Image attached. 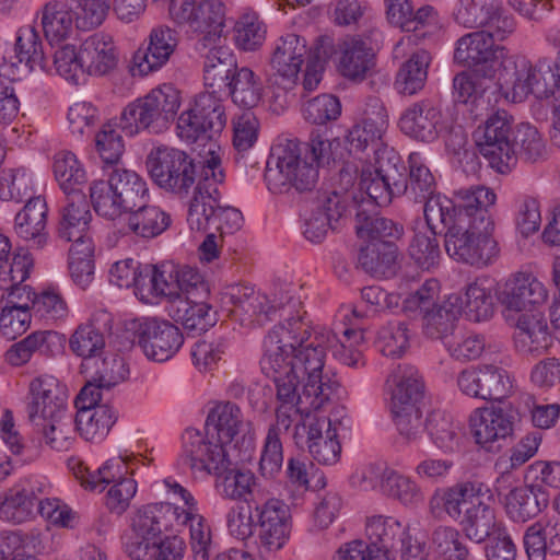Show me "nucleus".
Listing matches in <instances>:
<instances>
[{
    "instance_id": "9d476101",
    "label": "nucleus",
    "mask_w": 560,
    "mask_h": 560,
    "mask_svg": "<svg viewBox=\"0 0 560 560\" xmlns=\"http://www.w3.org/2000/svg\"><path fill=\"white\" fill-rule=\"evenodd\" d=\"M438 298L439 282L430 279L404 301V308L411 312L420 311L427 337L445 340L453 332L455 323L462 315V296L450 295L442 304L435 303Z\"/></svg>"
},
{
    "instance_id": "423d86ee",
    "label": "nucleus",
    "mask_w": 560,
    "mask_h": 560,
    "mask_svg": "<svg viewBox=\"0 0 560 560\" xmlns=\"http://www.w3.org/2000/svg\"><path fill=\"white\" fill-rule=\"evenodd\" d=\"M553 67L547 60L536 65L524 56L512 55L503 59L497 70V83L500 92L513 103H521L533 94L538 100L553 96L557 92V79Z\"/></svg>"
},
{
    "instance_id": "f3484780",
    "label": "nucleus",
    "mask_w": 560,
    "mask_h": 560,
    "mask_svg": "<svg viewBox=\"0 0 560 560\" xmlns=\"http://www.w3.org/2000/svg\"><path fill=\"white\" fill-rule=\"evenodd\" d=\"M223 178L221 160L218 155L211 154L189 202L187 223L191 231L206 232L212 226V218L220 200L218 184L222 183Z\"/></svg>"
},
{
    "instance_id": "ddd939ff",
    "label": "nucleus",
    "mask_w": 560,
    "mask_h": 560,
    "mask_svg": "<svg viewBox=\"0 0 560 560\" xmlns=\"http://www.w3.org/2000/svg\"><path fill=\"white\" fill-rule=\"evenodd\" d=\"M332 341H336V334L322 329L315 332L311 341L295 348L293 352L284 354L287 371L298 373L300 377L305 378L311 388H315L317 392L324 390L326 385L331 384L330 397L339 388V383L324 375L323 369L327 345Z\"/></svg>"
},
{
    "instance_id": "37998d69",
    "label": "nucleus",
    "mask_w": 560,
    "mask_h": 560,
    "mask_svg": "<svg viewBox=\"0 0 560 560\" xmlns=\"http://www.w3.org/2000/svg\"><path fill=\"white\" fill-rule=\"evenodd\" d=\"M390 390V411L415 410L423 400V383L412 366L398 365L387 380Z\"/></svg>"
},
{
    "instance_id": "dca6fc26",
    "label": "nucleus",
    "mask_w": 560,
    "mask_h": 560,
    "mask_svg": "<svg viewBox=\"0 0 560 560\" xmlns=\"http://www.w3.org/2000/svg\"><path fill=\"white\" fill-rule=\"evenodd\" d=\"M228 445L214 435L202 434L195 429H186L182 435L179 462L192 474L215 475L229 464Z\"/></svg>"
},
{
    "instance_id": "ea45409f",
    "label": "nucleus",
    "mask_w": 560,
    "mask_h": 560,
    "mask_svg": "<svg viewBox=\"0 0 560 560\" xmlns=\"http://www.w3.org/2000/svg\"><path fill=\"white\" fill-rule=\"evenodd\" d=\"M48 207L43 196H36L25 202L15 214L14 230L19 237L31 242L32 246L42 249L48 241L47 225Z\"/></svg>"
},
{
    "instance_id": "de8ad7c7",
    "label": "nucleus",
    "mask_w": 560,
    "mask_h": 560,
    "mask_svg": "<svg viewBox=\"0 0 560 560\" xmlns=\"http://www.w3.org/2000/svg\"><path fill=\"white\" fill-rule=\"evenodd\" d=\"M340 52L338 70L350 80H362L374 66V52L361 37H347L338 44Z\"/></svg>"
},
{
    "instance_id": "0eeeda50",
    "label": "nucleus",
    "mask_w": 560,
    "mask_h": 560,
    "mask_svg": "<svg viewBox=\"0 0 560 560\" xmlns=\"http://www.w3.org/2000/svg\"><path fill=\"white\" fill-rule=\"evenodd\" d=\"M188 152L168 145H159L149 152L145 160L152 182L166 192L185 198L200 180L201 172L208 164Z\"/></svg>"
},
{
    "instance_id": "a19ab883",
    "label": "nucleus",
    "mask_w": 560,
    "mask_h": 560,
    "mask_svg": "<svg viewBox=\"0 0 560 560\" xmlns=\"http://www.w3.org/2000/svg\"><path fill=\"white\" fill-rule=\"evenodd\" d=\"M549 504L548 491L539 485L521 486L505 497V512L515 523H526L538 516Z\"/></svg>"
},
{
    "instance_id": "cd10ccee",
    "label": "nucleus",
    "mask_w": 560,
    "mask_h": 560,
    "mask_svg": "<svg viewBox=\"0 0 560 560\" xmlns=\"http://www.w3.org/2000/svg\"><path fill=\"white\" fill-rule=\"evenodd\" d=\"M178 45V33L165 25L151 30L145 49H138L131 59L129 70L133 77H143L161 69Z\"/></svg>"
},
{
    "instance_id": "aec40b11",
    "label": "nucleus",
    "mask_w": 560,
    "mask_h": 560,
    "mask_svg": "<svg viewBox=\"0 0 560 560\" xmlns=\"http://www.w3.org/2000/svg\"><path fill=\"white\" fill-rule=\"evenodd\" d=\"M504 46L495 45L489 34L483 31L472 32L457 40L454 60L471 69L482 78H491L495 65L501 68L503 59L509 58Z\"/></svg>"
},
{
    "instance_id": "c85d7f7f",
    "label": "nucleus",
    "mask_w": 560,
    "mask_h": 560,
    "mask_svg": "<svg viewBox=\"0 0 560 560\" xmlns=\"http://www.w3.org/2000/svg\"><path fill=\"white\" fill-rule=\"evenodd\" d=\"M498 299L504 312H532L546 303L548 291L532 273L518 272L504 283Z\"/></svg>"
},
{
    "instance_id": "6e6552de",
    "label": "nucleus",
    "mask_w": 560,
    "mask_h": 560,
    "mask_svg": "<svg viewBox=\"0 0 560 560\" xmlns=\"http://www.w3.org/2000/svg\"><path fill=\"white\" fill-rule=\"evenodd\" d=\"M495 199L494 191L485 186L460 189L453 199L435 192L422 201L428 231L438 235L459 229L476 207H492Z\"/></svg>"
},
{
    "instance_id": "7c9ffc66",
    "label": "nucleus",
    "mask_w": 560,
    "mask_h": 560,
    "mask_svg": "<svg viewBox=\"0 0 560 560\" xmlns=\"http://www.w3.org/2000/svg\"><path fill=\"white\" fill-rule=\"evenodd\" d=\"M388 128V116L383 105H378L372 114H366L348 131L347 141L350 152H373L374 159L380 158L384 149H392L384 141Z\"/></svg>"
},
{
    "instance_id": "3c124183",
    "label": "nucleus",
    "mask_w": 560,
    "mask_h": 560,
    "mask_svg": "<svg viewBox=\"0 0 560 560\" xmlns=\"http://www.w3.org/2000/svg\"><path fill=\"white\" fill-rule=\"evenodd\" d=\"M214 476L215 489L222 498L248 502L256 486V477L249 469L237 468L229 459V464Z\"/></svg>"
},
{
    "instance_id": "a878e982",
    "label": "nucleus",
    "mask_w": 560,
    "mask_h": 560,
    "mask_svg": "<svg viewBox=\"0 0 560 560\" xmlns=\"http://www.w3.org/2000/svg\"><path fill=\"white\" fill-rule=\"evenodd\" d=\"M469 429L476 444L487 452H497L512 435L514 417L500 407L477 408L469 416Z\"/></svg>"
},
{
    "instance_id": "5fc2aeb1",
    "label": "nucleus",
    "mask_w": 560,
    "mask_h": 560,
    "mask_svg": "<svg viewBox=\"0 0 560 560\" xmlns=\"http://www.w3.org/2000/svg\"><path fill=\"white\" fill-rule=\"evenodd\" d=\"M365 534L369 546L385 552L397 551L398 546L408 535L406 527L399 521L382 515L368 518Z\"/></svg>"
},
{
    "instance_id": "bb28decb",
    "label": "nucleus",
    "mask_w": 560,
    "mask_h": 560,
    "mask_svg": "<svg viewBox=\"0 0 560 560\" xmlns=\"http://www.w3.org/2000/svg\"><path fill=\"white\" fill-rule=\"evenodd\" d=\"M112 324V314L105 310H97L71 335L69 347L75 355L84 360L83 368H90L92 361L102 354L106 345L105 336L110 334Z\"/></svg>"
},
{
    "instance_id": "c03bdc74",
    "label": "nucleus",
    "mask_w": 560,
    "mask_h": 560,
    "mask_svg": "<svg viewBox=\"0 0 560 560\" xmlns=\"http://www.w3.org/2000/svg\"><path fill=\"white\" fill-rule=\"evenodd\" d=\"M80 60L86 74L102 77L113 71L118 62L116 47L110 36L93 34L80 46Z\"/></svg>"
},
{
    "instance_id": "864d4df0",
    "label": "nucleus",
    "mask_w": 560,
    "mask_h": 560,
    "mask_svg": "<svg viewBox=\"0 0 560 560\" xmlns=\"http://www.w3.org/2000/svg\"><path fill=\"white\" fill-rule=\"evenodd\" d=\"M468 540L465 534L451 526H440L432 534L434 550L446 560H475L479 545Z\"/></svg>"
},
{
    "instance_id": "603ef678",
    "label": "nucleus",
    "mask_w": 560,
    "mask_h": 560,
    "mask_svg": "<svg viewBox=\"0 0 560 560\" xmlns=\"http://www.w3.org/2000/svg\"><path fill=\"white\" fill-rule=\"evenodd\" d=\"M397 245L394 242H370L361 247L359 264L374 277H389L395 273Z\"/></svg>"
},
{
    "instance_id": "5701e85b",
    "label": "nucleus",
    "mask_w": 560,
    "mask_h": 560,
    "mask_svg": "<svg viewBox=\"0 0 560 560\" xmlns=\"http://www.w3.org/2000/svg\"><path fill=\"white\" fill-rule=\"evenodd\" d=\"M30 395L27 413L35 427L47 425V421L67 413V388L56 377H36L30 384Z\"/></svg>"
},
{
    "instance_id": "2eb2a0df",
    "label": "nucleus",
    "mask_w": 560,
    "mask_h": 560,
    "mask_svg": "<svg viewBox=\"0 0 560 560\" xmlns=\"http://www.w3.org/2000/svg\"><path fill=\"white\" fill-rule=\"evenodd\" d=\"M179 506L168 502L150 503L140 508L132 520L133 535L126 540L125 549L130 558L142 552L163 537V533L174 529L178 521Z\"/></svg>"
},
{
    "instance_id": "c9c22d12",
    "label": "nucleus",
    "mask_w": 560,
    "mask_h": 560,
    "mask_svg": "<svg viewBox=\"0 0 560 560\" xmlns=\"http://www.w3.org/2000/svg\"><path fill=\"white\" fill-rule=\"evenodd\" d=\"M514 345L516 351L527 359L546 354L553 345L546 319L538 314H522L516 322Z\"/></svg>"
},
{
    "instance_id": "4be33fe9",
    "label": "nucleus",
    "mask_w": 560,
    "mask_h": 560,
    "mask_svg": "<svg viewBox=\"0 0 560 560\" xmlns=\"http://www.w3.org/2000/svg\"><path fill=\"white\" fill-rule=\"evenodd\" d=\"M457 385L468 397L498 401L509 397L513 387L509 373L493 364L463 370L457 376Z\"/></svg>"
},
{
    "instance_id": "1a4fd4ad",
    "label": "nucleus",
    "mask_w": 560,
    "mask_h": 560,
    "mask_svg": "<svg viewBox=\"0 0 560 560\" xmlns=\"http://www.w3.org/2000/svg\"><path fill=\"white\" fill-rule=\"evenodd\" d=\"M90 197L98 215L115 220L145 201L148 187L135 171L115 167L107 182L98 180L91 185Z\"/></svg>"
},
{
    "instance_id": "f704fd0d",
    "label": "nucleus",
    "mask_w": 560,
    "mask_h": 560,
    "mask_svg": "<svg viewBox=\"0 0 560 560\" xmlns=\"http://www.w3.org/2000/svg\"><path fill=\"white\" fill-rule=\"evenodd\" d=\"M363 479L369 480L372 487H375V481H378L385 495L398 500L406 506H416L424 500L423 492L417 482L394 469L371 465L363 472Z\"/></svg>"
},
{
    "instance_id": "393cba45",
    "label": "nucleus",
    "mask_w": 560,
    "mask_h": 560,
    "mask_svg": "<svg viewBox=\"0 0 560 560\" xmlns=\"http://www.w3.org/2000/svg\"><path fill=\"white\" fill-rule=\"evenodd\" d=\"M308 51L306 39L296 34L279 37L271 55L272 82L278 88L290 91L298 81L301 67Z\"/></svg>"
},
{
    "instance_id": "13d9d810",
    "label": "nucleus",
    "mask_w": 560,
    "mask_h": 560,
    "mask_svg": "<svg viewBox=\"0 0 560 560\" xmlns=\"http://www.w3.org/2000/svg\"><path fill=\"white\" fill-rule=\"evenodd\" d=\"M189 526L190 550L194 560H210L211 530L206 520L198 513L197 506H189V511H178L176 526Z\"/></svg>"
},
{
    "instance_id": "a211bd4d",
    "label": "nucleus",
    "mask_w": 560,
    "mask_h": 560,
    "mask_svg": "<svg viewBox=\"0 0 560 560\" xmlns=\"http://www.w3.org/2000/svg\"><path fill=\"white\" fill-rule=\"evenodd\" d=\"M135 338L144 355L155 362L170 360L184 343L179 328L170 320L159 317L138 319Z\"/></svg>"
},
{
    "instance_id": "2f4dec72",
    "label": "nucleus",
    "mask_w": 560,
    "mask_h": 560,
    "mask_svg": "<svg viewBox=\"0 0 560 560\" xmlns=\"http://www.w3.org/2000/svg\"><path fill=\"white\" fill-rule=\"evenodd\" d=\"M92 214L89 202L82 191L66 195L65 203L59 209L56 235L63 242L77 244L92 240L89 235Z\"/></svg>"
},
{
    "instance_id": "473e14b6",
    "label": "nucleus",
    "mask_w": 560,
    "mask_h": 560,
    "mask_svg": "<svg viewBox=\"0 0 560 560\" xmlns=\"http://www.w3.org/2000/svg\"><path fill=\"white\" fill-rule=\"evenodd\" d=\"M207 300L182 294L166 304V312L174 322L183 325L188 335L199 336L217 323V313Z\"/></svg>"
},
{
    "instance_id": "b1692460",
    "label": "nucleus",
    "mask_w": 560,
    "mask_h": 560,
    "mask_svg": "<svg viewBox=\"0 0 560 560\" xmlns=\"http://www.w3.org/2000/svg\"><path fill=\"white\" fill-rule=\"evenodd\" d=\"M255 516L259 548L268 552L282 549L291 533L288 504L279 499H269L255 505Z\"/></svg>"
},
{
    "instance_id": "f257e3e1",
    "label": "nucleus",
    "mask_w": 560,
    "mask_h": 560,
    "mask_svg": "<svg viewBox=\"0 0 560 560\" xmlns=\"http://www.w3.org/2000/svg\"><path fill=\"white\" fill-rule=\"evenodd\" d=\"M332 160L331 142L313 130L307 142L285 140L271 148L266 163L265 180L272 194L311 191L318 180L320 167Z\"/></svg>"
},
{
    "instance_id": "8fccbe9b",
    "label": "nucleus",
    "mask_w": 560,
    "mask_h": 560,
    "mask_svg": "<svg viewBox=\"0 0 560 560\" xmlns=\"http://www.w3.org/2000/svg\"><path fill=\"white\" fill-rule=\"evenodd\" d=\"M117 418V411L108 405L88 409L81 407V410L77 412L74 423L82 438L100 443L107 436Z\"/></svg>"
},
{
    "instance_id": "e2e57ef3",
    "label": "nucleus",
    "mask_w": 560,
    "mask_h": 560,
    "mask_svg": "<svg viewBox=\"0 0 560 560\" xmlns=\"http://www.w3.org/2000/svg\"><path fill=\"white\" fill-rule=\"evenodd\" d=\"M513 147L515 148L517 160L526 163H538L545 161L548 156L546 142L536 127L530 124H520L516 126L513 135Z\"/></svg>"
},
{
    "instance_id": "72a5a7b5",
    "label": "nucleus",
    "mask_w": 560,
    "mask_h": 560,
    "mask_svg": "<svg viewBox=\"0 0 560 560\" xmlns=\"http://www.w3.org/2000/svg\"><path fill=\"white\" fill-rule=\"evenodd\" d=\"M401 131L422 142L438 139L443 128L441 109L431 100H421L410 105L399 120Z\"/></svg>"
},
{
    "instance_id": "4c0bfd02",
    "label": "nucleus",
    "mask_w": 560,
    "mask_h": 560,
    "mask_svg": "<svg viewBox=\"0 0 560 560\" xmlns=\"http://www.w3.org/2000/svg\"><path fill=\"white\" fill-rule=\"evenodd\" d=\"M311 325L301 314L288 317L285 323L276 325L264 340V357L276 354L284 358V354L293 352L295 348L311 341Z\"/></svg>"
},
{
    "instance_id": "9b49d317",
    "label": "nucleus",
    "mask_w": 560,
    "mask_h": 560,
    "mask_svg": "<svg viewBox=\"0 0 560 560\" xmlns=\"http://www.w3.org/2000/svg\"><path fill=\"white\" fill-rule=\"evenodd\" d=\"M512 122L513 117L506 110L498 109L474 132L480 154L501 174L509 173L517 163V154L512 143Z\"/></svg>"
},
{
    "instance_id": "7ed1b4c3",
    "label": "nucleus",
    "mask_w": 560,
    "mask_h": 560,
    "mask_svg": "<svg viewBox=\"0 0 560 560\" xmlns=\"http://www.w3.org/2000/svg\"><path fill=\"white\" fill-rule=\"evenodd\" d=\"M262 370L272 372V381L276 386V421L287 432L293 423L299 424L308 417L313 410H318L330 400V385L324 387V392L311 388L305 382L302 392L299 390L301 378L295 372L284 369L285 359L272 354L262 357Z\"/></svg>"
},
{
    "instance_id": "4d7b16f0",
    "label": "nucleus",
    "mask_w": 560,
    "mask_h": 560,
    "mask_svg": "<svg viewBox=\"0 0 560 560\" xmlns=\"http://www.w3.org/2000/svg\"><path fill=\"white\" fill-rule=\"evenodd\" d=\"M462 314L471 322L488 320L494 312L490 282L486 278H478L466 288L462 298Z\"/></svg>"
},
{
    "instance_id": "58836bf2",
    "label": "nucleus",
    "mask_w": 560,
    "mask_h": 560,
    "mask_svg": "<svg viewBox=\"0 0 560 560\" xmlns=\"http://www.w3.org/2000/svg\"><path fill=\"white\" fill-rule=\"evenodd\" d=\"M355 232L364 243L396 242L404 234V226L380 214L372 202H361L355 213Z\"/></svg>"
},
{
    "instance_id": "412c9836",
    "label": "nucleus",
    "mask_w": 560,
    "mask_h": 560,
    "mask_svg": "<svg viewBox=\"0 0 560 560\" xmlns=\"http://www.w3.org/2000/svg\"><path fill=\"white\" fill-rule=\"evenodd\" d=\"M397 170H401V156L395 149H384L380 158H375L374 168L362 170L359 180V189L366 194L369 200L376 208L387 206L396 194L398 184Z\"/></svg>"
},
{
    "instance_id": "e433bc0d",
    "label": "nucleus",
    "mask_w": 560,
    "mask_h": 560,
    "mask_svg": "<svg viewBox=\"0 0 560 560\" xmlns=\"http://www.w3.org/2000/svg\"><path fill=\"white\" fill-rule=\"evenodd\" d=\"M341 420L327 417L314 418L307 427V446L311 456L319 464L332 465L338 462L341 445L338 441V427Z\"/></svg>"
},
{
    "instance_id": "338daca9",
    "label": "nucleus",
    "mask_w": 560,
    "mask_h": 560,
    "mask_svg": "<svg viewBox=\"0 0 560 560\" xmlns=\"http://www.w3.org/2000/svg\"><path fill=\"white\" fill-rule=\"evenodd\" d=\"M94 245L92 240L72 244L69 249V271L75 284L86 288L94 277Z\"/></svg>"
},
{
    "instance_id": "774afa93",
    "label": "nucleus",
    "mask_w": 560,
    "mask_h": 560,
    "mask_svg": "<svg viewBox=\"0 0 560 560\" xmlns=\"http://www.w3.org/2000/svg\"><path fill=\"white\" fill-rule=\"evenodd\" d=\"M32 489H12L5 499L0 502V518L12 522L23 523L34 515L36 501L38 498L32 497Z\"/></svg>"
},
{
    "instance_id": "680f3d73",
    "label": "nucleus",
    "mask_w": 560,
    "mask_h": 560,
    "mask_svg": "<svg viewBox=\"0 0 560 560\" xmlns=\"http://www.w3.org/2000/svg\"><path fill=\"white\" fill-rule=\"evenodd\" d=\"M74 12L62 1H49L43 10L42 26L46 39L52 45L65 39L72 30Z\"/></svg>"
},
{
    "instance_id": "39448f33",
    "label": "nucleus",
    "mask_w": 560,
    "mask_h": 560,
    "mask_svg": "<svg viewBox=\"0 0 560 560\" xmlns=\"http://www.w3.org/2000/svg\"><path fill=\"white\" fill-rule=\"evenodd\" d=\"M179 106V91L172 84H162L129 103L116 126L128 137L141 131L160 135L171 127Z\"/></svg>"
},
{
    "instance_id": "0e129e2a",
    "label": "nucleus",
    "mask_w": 560,
    "mask_h": 560,
    "mask_svg": "<svg viewBox=\"0 0 560 560\" xmlns=\"http://www.w3.org/2000/svg\"><path fill=\"white\" fill-rule=\"evenodd\" d=\"M14 50L18 62L24 63L27 71H33L36 68L43 71L47 69L42 42L33 26L26 25L19 30Z\"/></svg>"
},
{
    "instance_id": "79ce46f5",
    "label": "nucleus",
    "mask_w": 560,
    "mask_h": 560,
    "mask_svg": "<svg viewBox=\"0 0 560 560\" xmlns=\"http://www.w3.org/2000/svg\"><path fill=\"white\" fill-rule=\"evenodd\" d=\"M136 459L133 454L119 455L109 458L96 470L91 471L82 463L77 464L74 475L81 485L89 490L102 492L109 483H116L122 479H129V474H133L130 464Z\"/></svg>"
},
{
    "instance_id": "6ab92c4d",
    "label": "nucleus",
    "mask_w": 560,
    "mask_h": 560,
    "mask_svg": "<svg viewBox=\"0 0 560 560\" xmlns=\"http://www.w3.org/2000/svg\"><path fill=\"white\" fill-rule=\"evenodd\" d=\"M206 431L225 445L235 443L249 456L254 447L255 433L249 421L244 420L241 408L230 401L220 402L210 410L206 419Z\"/></svg>"
},
{
    "instance_id": "69168bd1",
    "label": "nucleus",
    "mask_w": 560,
    "mask_h": 560,
    "mask_svg": "<svg viewBox=\"0 0 560 560\" xmlns=\"http://www.w3.org/2000/svg\"><path fill=\"white\" fill-rule=\"evenodd\" d=\"M424 429L435 446L444 452H453L458 447L459 428L448 415L432 411L427 418Z\"/></svg>"
},
{
    "instance_id": "f8f14e48",
    "label": "nucleus",
    "mask_w": 560,
    "mask_h": 560,
    "mask_svg": "<svg viewBox=\"0 0 560 560\" xmlns=\"http://www.w3.org/2000/svg\"><path fill=\"white\" fill-rule=\"evenodd\" d=\"M172 19L199 35L197 50H203L218 44L223 35L225 8L220 0H184L170 5Z\"/></svg>"
},
{
    "instance_id": "09e8293b",
    "label": "nucleus",
    "mask_w": 560,
    "mask_h": 560,
    "mask_svg": "<svg viewBox=\"0 0 560 560\" xmlns=\"http://www.w3.org/2000/svg\"><path fill=\"white\" fill-rule=\"evenodd\" d=\"M125 213L127 215L124 233H132L142 238H153L161 235L172 222L167 212L158 206L145 205V201Z\"/></svg>"
},
{
    "instance_id": "f03ea898",
    "label": "nucleus",
    "mask_w": 560,
    "mask_h": 560,
    "mask_svg": "<svg viewBox=\"0 0 560 560\" xmlns=\"http://www.w3.org/2000/svg\"><path fill=\"white\" fill-rule=\"evenodd\" d=\"M493 502V493L486 483L467 481L436 491L430 505L442 504L446 514L458 521L466 538L480 545L499 528Z\"/></svg>"
},
{
    "instance_id": "49530a36",
    "label": "nucleus",
    "mask_w": 560,
    "mask_h": 560,
    "mask_svg": "<svg viewBox=\"0 0 560 560\" xmlns=\"http://www.w3.org/2000/svg\"><path fill=\"white\" fill-rule=\"evenodd\" d=\"M345 209L337 192L326 196L305 220L303 230L305 238L314 244L322 243L329 230L337 229Z\"/></svg>"
},
{
    "instance_id": "c756f323",
    "label": "nucleus",
    "mask_w": 560,
    "mask_h": 560,
    "mask_svg": "<svg viewBox=\"0 0 560 560\" xmlns=\"http://www.w3.org/2000/svg\"><path fill=\"white\" fill-rule=\"evenodd\" d=\"M407 163L408 166L401 160V170H397V174H394L398 178L396 194L406 196L411 201L422 202L425 198L435 194V177L421 153L411 152Z\"/></svg>"
},
{
    "instance_id": "bf43d9fd",
    "label": "nucleus",
    "mask_w": 560,
    "mask_h": 560,
    "mask_svg": "<svg viewBox=\"0 0 560 560\" xmlns=\"http://www.w3.org/2000/svg\"><path fill=\"white\" fill-rule=\"evenodd\" d=\"M232 101L240 107L247 109L256 107L262 96V83L260 79L247 67H242L232 77L229 90Z\"/></svg>"
},
{
    "instance_id": "a18cd8bd",
    "label": "nucleus",
    "mask_w": 560,
    "mask_h": 560,
    "mask_svg": "<svg viewBox=\"0 0 560 560\" xmlns=\"http://www.w3.org/2000/svg\"><path fill=\"white\" fill-rule=\"evenodd\" d=\"M208 48L209 51L206 55L203 65L206 92L221 95L229 90L232 77H234V73L240 68L229 48L217 45Z\"/></svg>"
},
{
    "instance_id": "6e6d98bb",
    "label": "nucleus",
    "mask_w": 560,
    "mask_h": 560,
    "mask_svg": "<svg viewBox=\"0 0 560 560\" xmlns=\"http://www.w3.org/2000/svg\"><path fill=\"white\" fill-rule=\"evenodd\" d=\"M431 62L429 51L420 49L415 51L399 68L395 88L398 93L413 95L421 91L428 79V68Z\"/></svg>"
},
{
    "instance_id": "052dcab7",
    "label": "nucleus",
    "mask_w": 560,
    "mask_h": 560,
    "mask_svg": "<svg viewBox=\"0 0 560 560\" xmlns=\"http://www.w3.org/2000/svg\"><path fill=\"white\" fill-rule=\"evenodd\" d=\"M52 171L56 180L65 195L82 191L81 186L86 182V172L77 155L71 151H60L54 156Z\"/></svg>"
},
{
    "instance_id": "4468645a",
    "label": "nucleus",
    "mask_w": 560,
    "mask_h": 560,
    "mask_svg": "<svg viewBox=\"0 0 560 560\" xmlns=\"http://www.w3.org/2000/svg\"><path fill=\"white\" fill-rule=\"evenodd\" d=\"M221 308L242 326H264L273 320L279 310L269 299L245 284H230L219 293Z\"/></svg>"
},
{
    "instance_id": "20e7f679",
    "label": "nucleus",
    "mask_w": 560,
    "mask_h": 560,
    "mask_svg": "<svg viewBox=\"0 0 560 560\" xmlns=\"http://www.w3.org/2000/svg\"><path fill=\"white\" fill-rule=\"evenodd\" d=\"M490 208L476 207L462 228L445 233L444 246L451 258L476 268L497 261L500 246L493 235L494 221Z\"/></svg>"
}]
</instances>
